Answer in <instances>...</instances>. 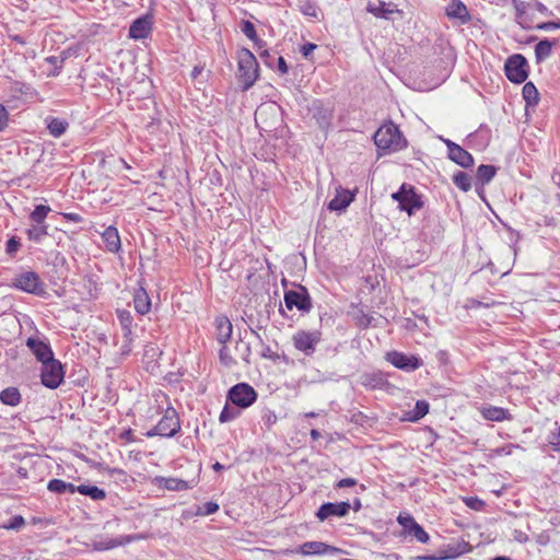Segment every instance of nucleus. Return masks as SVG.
I'll use <instances>...</instances> for the list:
<instances>
[{
	"instance_id": "56",
	"label": "nucleus",
	"mask_w": 560,
	"mask_h": 560,
	"mask_svg": "<svg viewBox=\"0 0 560 560\" xmlns=\"http://www.w3.org/2000/svg\"><path fill=\"white\" fill-rule=\"evenodd\" d=\"M258 54H259V57L264 60V62L267 65V66H271V63L269 62V57H270V54L267 49H265V46L261 48V49H258Z\"/></svg>"
},
{
	"instance_id": "47",
	"label": "nucleus",
	"mask_w": 560,
	"mask_h": 560,
	"mask_svg": "<svg viewBox=\"0 0 560 560\" xmlns=\"http://www.w3.org/2000/svg\"><path fill=\"white\" fill-rule=\"evenodd\" d=\"M24 524H25L24 518L21 515H15L3 527L5 529L19 530L20 528H22L24 526Z\"/></svg>"
},
{
	"instance_id": "53",
	"label": "nucleus",
	"mask_w": 560,
	"mask_h": 560,
	"mask_svg": "<svg viewBox=\"0 0 560 560\" xmlns=\"http://www.w3.org/2000/svg\"><path fill=\"white\" fill-rule=\"evenodd\" d=\"M203 509H205L203 510V514L205 515H210V514H213V513H215L218 511L219 505L217 503H214V502H207L205 504Z\"/></svg>"
},
{
	"instance_id": "17",
	"label": "nucleus",
	"mask_w": 560,
	"mask_h": 560,
	"mask_svg": "<svg viewBox=\"0 0 560 560\" xmlns=\"http://www.w3.org/2000/svg\"><path fill=\"white\" fill-rule=\"evenodd\" d=\"M152 30V18L143 15L132 22L129 28V36L133 39H144Z\"/></svg>"
},
{
	"instance_id": "20",
	"label": "nucleus",
	"mask_w": 560,
	"mask_h": 560,
	"mask_svg": "<svg viewBox=\"0 0 560 560\" xmlns=\"http://www.w3.org/2000/svg\"><path fill=\"white\" fill-rule=\"evenodd\" d=\"M313 117L323 130H327L331 124L332 110L325 107L322 103H316L314 104Z\"/></svg>"
},
{
	"instance_id": "40",
	"label": "nucleus",
	"mask_w": 560,
	"mask_h": 560,
	"mask_svg": "<svg viewBox=\"0 0 560 560\" xmlns=\"http://www.w3.org/2000/svg\"><path fill=\"white\" fill-rule=\"evenodd\" d=\"M220 360L225 366L237 364V358L234 357V353H230L229 348L225 345L220 350Z\"/></svg>"
},
{
	"instance_id": "41",
	"label": "nucleus",
	"mask_w": 560,
	"mask_h": 560,
	"mask_svg": "<svg viewBox=\"0 0 560 560\" xmlns=\"http://www.w3.org/2000/svg\"><path fill=\"white\" fill-rule=\"evenodd\" d=\"M47 489L54 493H65L67 492V482L60 479H51L48 485Z\"/></svg>"
},
{
	"instance_id": "25",
	"label": "nucleus",
	"mask_w": 560,
	"mask_h": 560,
	"mask_svg": "<svg viewBox=\"0 0 560 560\" xmlns=\"http://www.w3.org/2000/svg\"><path fill=\"white\" fill-rule=\"evenodd\" d=\"M0 400L8 406H18L21 401V394L15 387H8L0 392Z\"/></svg>"
},
{
	"instance_id": "54",
	"label": "nucleus",
	"mask_w": 560,
	"mask_h": 560,
	"mask_svg": "<svg viewBox=\"0 0 560 560\" xmlns=\"http://www.w3.org/2000/svg\"><path fill=\"white\" fill-rule=\"evenodd\" d=\"M8 113L3 105L0 104V130L7 126Z\"/></svg>"
},
{
	"instance_id": "48",
	"label": "nucleus",
	"mask_w": 560,
	"mask_h": 560,
	"mask_svg": "<svg viewBox=\"0 0 560 560\" xmlns=\"http://www.w3.org/2000/svg\"><path fill=\"white\" fill-rule=\"evenodd\" d=\"M261 420L268 428H270L272 424L277 422V416L273 411L266 409L261 413Z\"/></svg>"
},
{
	"instance_id": "61",
	"label": "nucleus",
	"mask_w": 560,
	"mask_h": 560,
	"mask_svg": "<svg viewBox=\"0 0 560 560\" xmlns=\"http://www.w3.org/2000/svg\"><path fill=\"white\" fill-rule=\"evenodd\" d=\"M498 455H503V454H511V446H508V447H502V448H497L494 451Z\"/></svg>"
},
{
	"instance_id": "29",
	"label": "nucleus",
	"mask_w": 560,
	"mask_h": 560,
	"mask_svg": "<svg viewBox=\"0 0 560 560\" xmlns=\"http://www.w3.org/2000/svg\"><path fill=\"white\" fill-rule=\"evenodd\" d=\"M552 43L548 39L540 40L535 47V56L537 62L547 59L551 55Z\"/></svg>"
},
{
	"instance_id": "14",
	"label": "nucleus",
	"mask_w": 560,
	"mask_h": 560,
	"mask_svg": "<svg viewBox=\"0 0 560 560\" xmlns=\"http://www.w3.org/2000/svg\"><path fill=\"white\" fill-rule=\"evenodd\" d=\"M470 550V547L467 542L460 541L456 544H448L443 549H441L436 555L430 556L428 560H446V559H455Z\"/></svg>"
},
{
	"instance_id": "59",
	"label": "nucleus",
	"mask_w": 560,
	"mask_h": 560,
	"mask_svg": "<svg viewBox=\"0 0 560 560\" xmlns=\"http://www.w3.org/2000/svg\"><path fill=\"white\" fill-rule=\"evenodd\" d=\"M371 322H372V317L371 316H368V315H363L360 319H359V324L361 326H364V327H368L371 325Z\"/></svg>"
},
{
	"instance_id": "39",
	"label": "nucleus",
	"mask_w": 560,
	"mask_h": 560,
	"mask_svg": "<svg viewBox=\"0 0 560 560\" xmlns=\"http://www.w3.org/2000/svg\"><path fill=\"white\" fill-rule=\"evenodd\" d=\"M409 535L413 536L418 541L425 544L429 541V534L418 523L413 525L408 532Z\"/></svg>"
},
{
	"instance_id": "33",
	"label": "nucleus",
	"mask_w": 560,
	"mask_h": 560,
	"mask_svg": "<svg viewBox=\"0 0 560 560\" xmlns=\"http://www.w3.org/2000/svg\"><path fill=\"white\" fill-rule=\"evenodd\" d=\"M497 168L493 165L482 164L477 170V178L482 184H488L495 175Z\"/></svg>"
},
{
	"instance_id": "50",
	"label": "nucleus",
	"mask_w": 560,
	"mask_h": 560,
	"mask_svg": "<svg viewBox=\"0 0 560 560\" xmlns=\"http://www.w3.org/2000/svg\"><path fill=\"white\" fill-rule=\"evenodd\" d=\"M166 487L171 490H183L187 488V482L178 479H170L166 482Z\"/></svg>"
},
{
	"instance_id": "1",
	"label": "nucleus",
	"mask_w": 560,
	"mask_h": 560,
	"mask_svg": "<svg viewBox=\"0 0 560 560\" xmlns=\"http://www.w3.org/2000/svg\"><path fill=\"white\" fill-rule=\"evenodd\" d=\"M238 63V78L243 83L244 90H248L254 85L258 78V62L254 54L247 49L242 48L237 52Z\"/></svg>"
},
{
	"instance_id": "19",
	"label": "nucleus",
	"mask_w": 560,
	"mask_h": 560,
	"mask_svg": "<svg viewBox=\"0 0 560 560\" xmlns=\"http://www.w3.org/2000/svg\"><path fill=\"white\" fill-rule=\"evenodd\" d=\"M353 199L354 195L350 190L339 187L336 189L335 197L329 201L328 209L341 212L349 207Z\"/></svg>"
},
{
	"instance_id": "52",
	"label": "nucleus",
	"mask_w": 560,
	"mask_h": 560,
	"mask_svg": "<svg viewBox=\"0 0 560 560\" xmlns=\"http://www.w3.org/2000/svg\"><path fill=\"white\" fill-rule=\"evenodd\" d=\"M19 246H20L19 241H16L15 238H10L7 242V252L9 254H13V253H15L19 249Z\"/></svg>"
},
{
	"instance_id": "62",
	"label": "nucleus",
	"mask_w": 560,
	"mask_h": 560,
	"mask_svg": "<svg viewBox=\"0 0 560 560\" xmlns=\"http://www.w3.org/2000/svg\"><path fill=\"white\" fill-rule=\"evenodd\" d=\"M121 438L126 439L129 442L133 441L131 430H127V431L122 432Z\"/></svg>"
},
{
	"instance_id": "36",
	"label": "nucleus",
	"mask_w": 560,
	"mask_h": 560,
	"mask_svg": "<svg viewBox=\"0 0 560 560\" xmlns=\"http://www.w3.org/2000/svg\"><path fill=\"white\" fill-rule=\"evenodd\" d=\"M49 212L50 208L48 206L39 205L35 207L30 218L34 223L44 224V221Z\"/></svg>"
},
{
	"instance_id": "46",
	"label": "nucleus",
	"mask_w": 560,
	"mask_h": 560,
	"mask_svg": "<svg viewBox=\"0 0 560 560\" xmlns=\"http://www.w3.org/2000/svg\"><path fill=\"white\" fill-rule=\"evenodd\" d=\"M238 416V412L229 406H225L220 413L219 420L220 422H229L235 419Z\"/></svg>"
},
{
	"instance_id": "64",
	"label": "nucleus",
	"mask_w": 560,
	"mask_h": 560,
	"mask_svg": "<svg viewBox=\"0 0 560 560\" xmlns=\"http://www.w3.org/2000/svg\"><path fill=\"white\" fill-rule=\"evenodd\" d=\"M311 436H312L313 440H318L319 436H320V433L317 430L313 429L311 431Z\"/></svg>"
},
{
	"instance_id": "30",
	"label": "nucleus",
	"mask_w": 560,
	"mask_h": 560,
	"mask_svg": "<svg viewBox=\"0 0 560 560\" xmlns=\"http://www.w3.org/2000/svg\"><path fill=\"white\" fill-rule=\"evenodd\" d=\"M77 490L79 493L89 495L94 500H102L106 497L105 491L96 486L81 485L77 487Z\"/></svg>"
},
{
	"instance_id": "21",
	"label": "nucleus",
	"mask_w": 560,
	"mask_h": 560,
	"mask_svg": "<svg viewBox=\"0 0 560 560\" xmlns=\"http://www.w3.org/2000/svg\"><path fill=\"white\" fill-rule=\"evenodd\" d=\"M215 327L218 341L222 345H225L232 335V323L226 316H218L215 318Z\"/></svg>"
},
{
	"instance_id": "9",
	"label": "nucleus",
	"mask_w": 560,
	"mask_h": 560,
	"mask_svg": "<svg viewBox=\"0 0 560 560\" xmlns=\"http://www.w3.org/2000/svg\"><path fill=\"white\" fill-rule=\"evenodd\" d=\"M292 339L294 347L298 350L304 352L306 355H310L315 351L316 345L320 341V332L316 330H299L293 335Z\"/></svg>"
},
{
	"instance_id": "18",
	"label": "nucleus",
	"mask_w": 560,
	"mask_h": 560,
	"mask_svg": "<svg viewBox=\"0 0 560 560\" xmlns=\"http://www.w3.org/2000/svg\"><path fill=\"white\" fill-rule=\"evenodd\" d=\"M445 14L451 20H458L460 24L471 20L467 7L459 0H452L445 8Z\"/></svg>"
},
{
	"instance_id": "10",
	"label": "nucleus",
	"mask_w": 560,
	"mask_h": 560,
	"mask_svg": "<svg viewBox=\"0 0 560 560\" xmlns=\"http://www.w3.org/2000/svg\"><path fill=\"white\" fill-rule=\"evenodd\" d=\"M284 303L289 310L296 307L302 312H310L312 308L311 298L305 288L301 287L300 290H290L284 293Z\"/></svg>"
},
{
	"instance_id": "5",
	"label": "nucleus",
	"mask_w": 560,
	"mask_h": 560,
	"mask_svg": "<svg viewBox=\"0 0 560 560\" xmlns=\"http://www.w3.org/2000/svg\"><path fill=\"white\" fill-rule=\"evenodd\" d=\"M527 67L526 58L520 54H515L505 61V75L511 82L523 83L528 77Z\"/></svg>"
},
{
	"instance_id": "45",
	"label": "nucleus",
	"mask_w": 560,
	"mask_h": 560,
	"mask_svg": "<svg viewBox=\"0 0 560 560\" xmlns=\"http://www.w3.org/2000/svg\"><path fill=\"white\" fill-rule=\"evenodd\" d=\"M121 544H122V541H118L116 539H109L106 541L101 540V541L94 542V548L96 550L103 551V550H108V549L115 548Z\"/></svg>"
},
{
	"instance_id": "6",
	"label": "nucleus",
	"mask_w": 560,
	"mask_h": 560,
	"mask_svg": "<svg viewBox=\"0 0 560 560\" xmlns=\"http://www.w3.org/2000/svg\"><path fill=\"white\" fill-rule=\"evenodd\" d=\"M63 376L62 365L55 358L43 363L40 377L44 386L55 389L62 383Z\"/></svg>"
},
{
	"instance_id": "43",
	"label": "nucleus",
	"mask_w": 560,
	"mask_h": 560,
	"mask_svg": "<svg viewBox=\"0 0 560 560\" xmlns=\"http://www.w3.org/2000/svg\"><path fill=\"white\" fill-rule=\"evenodd\" d=\"M301 12L310 18L317 19L318 16V8L310 1H306L301 5Z\"/></svg>"
},
{
	"instance_id": "26",
	"label": "nucleus",
	"mask_w": 560,
	"mask_h": 560,
	"mask_svg": "<svg viewBox=\"0 0 560 560\" xmlns=\"http://www.w3.org/2000/svg\"><path fill=\"white\" fill-rule=\"evenodd\" d=\"M482 416L487 420H491V421H502V420L509 419L508 410L500 408V407L483 408Z\"/></svg>"
},
{
	"instance_id": "11",
	"label": "nucleus",
	"mask_w": 560,
	"mask_h": 560,
	"mask_svg": "<svg viewBox=\"0 0 560 560\" xmlns=\"http://www.w3.org/2000/svg\"><path fill=\"white\" fill-rule=\"evenodd\" d=\"M441 140L447 147L448 158L453 162L465 168H468L474 165V158L468 151L464 150L460 145L456 144L450 139L441 138Z\"/></svg>"
},
{
	"instance_id": "27",
	"label": "nucleus",
	"mask_w": 560,
	"mask_h": 560,
	"mask_svg": "<svg viewBox=\"0 0 560 560\" xmlns=\"http://www.w3.org/2000/svg\"><path fill=\"white\" fill-rule=\"evenodd\" d=\"M252 350L248 342L240 339L234 347V357L238 361L249 362Z\"/></svg>"
},
{
	"instance_id": "2",
	"label": "nucleus",
	"mask_w": 560,
	"mask_h": 560,
	"mask_svg": "<svg viewBox=\"0 0 560 560\" xmlns=\"http://www.w3.org/2000/svg\"><path fill=\"white\" fill-rule=\"evenodd\" d=\"M392 198L399 205L400 210L406 211L408 215H413L423 207L421 196L415 191L412 186L402 184L400 189L392 195Z\"/></svg>"
},
{
	"instance_id": "42",
	"label": "nucleus",
	"mask_w": 560,
	"mask_h": 560,
	"mask_svg": "<svg viewBox=\"0 0 560 560\" xmlns=\"http://www.w3.org/2000/svg\"><path fill=\"white\" fill-rule=\"evenodd\" d=\"M122 329V335H124V338H125V345L122 346V353H129L131 351V343L133 341V338H132V326L130 327H125V328H121Z\"/></svg>"
},
{
	"instance_id": "24",
	"label": "nucleus",
	"mask_w": 560,
	"mask_h": 560,
	"mask_svg": "<svg viewBox=\"0 0 560 560\" xmlns=\"http://www.w3.org/2000/svg\"><path fill=\"white\" fill-rule=\"evenodd\" d=\"M241 31L248 39L254 42L257 49H261L266 46L265 42L257 36L255 26L250 21H242Z\"/></svg>"
},
{
	"instance_id": "35",
	"label": "nucleus",
	"mask_w": 560,
	"mask_h": 560,
	"mask_svg": "<svg viewBox=\"0 0 560 560\" xmlns=\"http://www.w3.org/2000/svg\"><path fill=\"white\" fill-rule=\"evenodd\" d=\"M429 411V404L425 400H418L415 409L410 412L408 420L418 421L423 418Z\"/></svg>"
},
{
	"instance_id": "55",
	"label": "nucleus",
	"mask_w": 560,
	"mask_h": 560,
	"mask_svg": "<svg viewBox=\"0 0 560 560\" xmlns=\"http://www.w3.org/2000/svg\"><path fill=\"white\" fill-rule=\"evenodd\" d=\"M316 48V45L315 44H312V43H308V44H305L301 51L303 54V56L305 58L310 57V55L313 52V50Z\"/></svg>"
},
{
	"instance_id": "60",
	"label": "nucleus",
	"mask_w": 560,
	"mask_h": 560,
	"mask_svg": "<svg viewBox=\"0 0 560 560\" xmlns=\"http://www.w3.org/2000/svg\"><path fill=\"white\" fill-rule=\"evenodd\" d=\"M538 27L541 28V30H551L553 27H557V24L552 23V22H547V23H542Z\"/></svg>"
},
{
	"instance_id": "16",
	"label": "nucleus",
	"mask_w": 560,
	"mask_h": 560,
	"mask_svg": "<svg viewBox=\"0 0 560 560\" xmlns=\"http://www.w3.org/2000/svg\"><path fill=\"white\" fill-rule=\"evenodd\" d=\"M350 510V503L348 502H339V503H324L317 511L316 516L320 521H325L330 516H345L348 514Z\"/></svg>"
},
{
	"instance_id": "44",
	"label": "nucleus",
	"mask_w": 560,
	"mask_h": 560,
	"mask_svg": "<svg viewBox=\"0 0 560 560\" xmlns=\"http://www.w3.org/2000/svg\"><path fill=\"white\" fill-rule=\"evenodd\" d=\"M117 316H118L121 328L132 326V316L129 311L118 310Z\"/></svg>"
},
{
	"instance_id": "57",
	"label": "nucleus",
	"mask_w": 560,
	"mask_h": 560,
	"mask_svg": "<svg viewBox=\"0 0 560 560\" xmlns=\"http://www.w3.org/2000/svg\"><path fill=\"white\" fill-rule=\"evenodd\" d=\"M278 69L282 74H285L289 71V68L283 57L278 58Z\"/></svg>"
},
{
	"instance_id": "23",
	"label": "nucleus",
	"mask_w": 560,
	"mask_h": 560,
	"mask_svg": "<svg viewBox=\"0 0 560 560\" xmlns=\"http://www.w3.org/2000/svg\"><path fill=\"white\" fill-rule=\"evenodd\" d=\"M133 305L135 310L141 314L145 315L151 310V300L148 292L143 288H139L133 296Z\"/></svg>"
},
{
	"instance_id": "3",
	"label": "nucleus",
	"mask_w": 560,
	"mask_h": 560,
	"mask_svg": "<svg viewBox=\"0 0 560 560\" xmlns=\"http://www.w3.org/2000/svg\"><path fill=\"white\" fill-rule=\"evenodd\" d=\"M374 142L381 150H398L401 148V135L394 124L378 128L374 135Z\"/></svg>"
},
{
	"instance_id": "7",
	"label": "nucleus",
	"mask_w": 560,
	"mask_h": 560,
	"mask_svg": "<svg viewBox=\"0 0 560 560\" xmlns=\"http://www.w3.org/2000/svg\"><path fill=\"white\" fill-rule=\"evenodd\" d=\"M257 398L255 389L245 383L234 385L228 394V399L235 406L247 408L254 404Z\"/></svg>"
},
{
	"instance_id": "34",
	"label": "nucleus",
	"mask_w": 560,
	"mask_h": 560,
	"mask_svg": "<svg viewBox=\"0 0 560 560\" xmlns=\"http://www.w3.org/2000/svg\"><path fill=\"white\" fill-rule=\"evenodd\" d=\"M453 183L463 191L471 188V177L465 172H457L453 175Z\"/></svg>"
},
{
	"instance_id": "4",
	"label": "nucleus",
	"mask_w": 560,
	"mask_h": 560,
	"mask_svg": "<svg viewBox=\"0 0 560 560\" xmlns=\"http://www.w3.org/2000/svg\"><path fill=\"white\" fill-rule=\"evenodd\" d=\"M180 429L178 416L173 408H167L162 419L158 424L148 431L147 436L152 438L155 435L171 438L175 435Z\"/></svg>"
},
{
	"instance_id": "32",
	"label": "nucleus",
	"mask_w": 560,
	"mask_h": 560,
	"mask_svg": "<svg viewBox=\"0 0 560 560\" xmlns=\"http://www.w3.org/2000/svg\"><path fill=\"white\" fill-rule=\"evenodd\" d=\"M523 97L528 105H534L538 102L539 93L532 82H526L523 86Z\"/></svg>"
},
{
	"instance_id": "49",
	"label": "nucleus",
	"mask_w": 560,
	"mask_h": 560,
	"mask_svg": "<svg viewBox=\"0 0 560 560\" xmlns=\"http://www.w3.org/2000/svg\"><path fill=\"white\" fill-rule=\"evenodd\" d=\"M397 521L407 533L410 530L411 527H413L415 524H417L415 518L410 515H407V516L399 515Z\"/></svg>"
},
{
	"instance_id": "38",
	"label": "nucleus",
	"mask_w": 560,
	"mask_h": 560,
	"mask_svg": "<svg viewBox=\"0 0 560 560\" xmlns=\"http://www.w3.org/2000/svg\"><path fill=\"white\" fill-rule=\"evenodd\" d=\"M361 380V384L369 388H377L383 384V378L377 374H364Z\"/></svg>"
},
{
	"instance_id": "37",
	"label": "nucleus",
	"mask_w": 560,
	"mask_h": 560,
	"mask_svg": "<svg viewBox=\"0 0 560 560\" xmlns=\"http://www.w3.org/2000/svg\"><path fill=\"white\" fill-rule=\"evenodd\" d=\"M67 127L68 124L58 118L51 119L48 124V130L54 137H60L61 135H63Z\"/></svg>"
},
{
	"instance_id": "13",
	"label": "nucleus",
	"mask_w": 560,
	"mask_h": 560,
	"mask_svg": "<svg viewBox=\"0 0 560 560\" xmlns=\"http://www.w3.org/2000/svg\"><path fill=\"white\" fill-rule=\"evenodd\" d=\"M26 346L42 364L54 359L50 346L37 337H30Z\"/></svg>"
},
{
	"instance_id": "31",
	"label": "nucleus",
	"mask_w": 560,
	"mask_h": 560,
	"mask_svg": "<svg viewBox=\"0 0 560 560\" xmlns=\"http://www.w3.org/2000/svg\"><path fill=\"white\" fill-rule=\"evenodd\" d=\"M26 233L31 241L39 243L48 234L47 225L35 223L33 226L27 229Z\"/></svg>"
},
{
	"instance_id": "22",
	"label": "nucleus",
	"mask_w": 560,
	"mask_h": 560,
	"mask_svg": "<svg viewBox=\"0 0 560 560\" xmlns=\"http://www.w3.org/2000/svg\"><path fill=\"white\" fill-rule=\"evenodd\" d=\"M102 238L105 243L106 248L112 253H117L120 247V237L118 234V231L114 226H108L105 229V231L102 233Z\"/></svg>"
},
{
	"instance_id": "12",
	"label": "nucleus",
	"mask_w": 560,
	"mask_h": 560,
	"mask_svg": "<svg viewBox=\"0 0 560 560\" xmlns=\"http://www.w3.org/2000/svg\"><path fill=\"white\" fill-rule=\"evenodd\" d=\"M386 359L394 366L406 371L417 370L421 365V361L417 357L407 355L398 351L388 352Z\"/></svg>"
},
{
	"instance_id": "58",
	"label": "nucleus",
	"mask_w": 560,
	"mask_h": 560,
	"mask_svg": "<svg viewBox=\"0 0 560 560\" xmlns=\"http://www.w3.org/2000/svg\"><path fill=\"white\" fill-rule=\"evenodd\" d=\"M67 220L72 222H81L82 218L78 213H63L62 214Z\"/></svg>"
},
{
	"instance_id": "63",
	"label": "nucleus",
	"mask_w": 560,
	"mask_h": 560,
	"mask_svg": "<svg viewBox=\"0 0 560 560\" xmlns=\"http://www.w3.org/2000/svg\"><path fill=\"white\" fill-rule=\"evenodd\" d=\"M77 491H78V490H77V487H75L74 485H72V483H70V482H67V492H69V493H74V492H77Z\"/></svg>"
},
{
	"instance_id": "8",
	"label": "nucleus",
	"mask_w": 560,
	"mask_h": 560,
	"mask_svg": "<svg viewBox=\"0 0 560 560\" xmlns=\"http://www.w3.org/2000/svg\"><path fill=\"white\" fill-rule=\"evenodd\" d=\"M13 285L24 292L36 295H43L45 293L39 277L33 271H26L16 276L13 280Z\"/></svg>"
},
{
	"instance_id": "51",
	"label": "nucleus",
	"mask_w": 560,
	"mask_h": 560,
	"mask_svg": "<svg viewBox=\"0 0 560 560\" xmlns=\"http://www.w3.org/2000/svg\"><path fill=\"white\" fill-rule=\"evenodd\" d=\"M358 483L354 478H343L336 483V488L353 487Z\"/></svg>"
},
{
	"instance_id": "15",
	"label": "nucleus",
	"mask_w": 560,
	"mask_h": 560,
	"mask_svg": "<svg viewBox=\"0 0 560 560\" xmlns=\"http://www.w3.org/2000/svg\"><path fill=\"white\" fill-rule=\"evenodd\" d=\"M299 552L304 556H320L326 553H340L342 550L323 541H306L300 546Z\"/></svg>"
},
{
	"instance_id": "28",
	"label": "nucleus",
	"mask_w": 560,
	"mask_h": 560,
	"mask_svg": "<svg viewBox=\"0 0 560 560\" xmlns=\"http://www.w3.org/2000/svg\"><path fill=\"white\" fill-rule=\"evenodd\" d=\"M366 10L377 18H385V19H388L389 14L394 12L393 10H389L386 7L385 2H382V1L369 2Z\"/></svg>"
}]
</instances>
